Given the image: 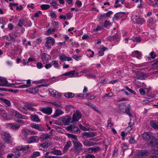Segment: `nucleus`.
<instances>
[{"label":"nucleus","instance_id":"nucleus-1","mask_svg":"<svg viewBox=\"0 0 158 158\" xmlns=\"http://www.w3.org/2000/svg\"><path fill=\"white\" fill-rule=\"evenodd\" d=\"M73 142L74 148V149H71V150H73L74 153L76 154L79 153L80 151L81 150L82 144L78 140H73Z\"/></svg>","mask_w":158,"mask_h":158},{"label":"nucleus","instance_id":"nucleus-2","mask_svg":"<svg viewBox=\"0 0 158 158\" xmlns=\"http://www.w3.org/2000/svg\"><path fill=\"white\" fill-rule=\"evenodd\" d=\"M81 117V115L79 110H77L73 114L71 123L78 122Z\"/></svg>","mask_w":158,"mask_h":158},{"label":"nucleus","instance_id":"nucleus-3","mask_svg":"<svg viewBox=\"0 0 158 158\" xmlns=\"http://www.w3.org/2000/svg\"><path fill=\"white\" fill-rule=\"evenodd\" d=\"M55 44V40L52 37H49L47 38L45 43V47L48 48H51L52 46Z\"/></svg>","mask_w":158,"mask_h":158},{"label":"nucleus","instance_id":"nucleus-4","mask_svg":"<svg viewBox=\"0 0 158 158\" xmlns=\"http://www.w3.org/2000/svg\"><path fill=\"white\" fill-rule=\"evenodd\" d=\"M13 115L15 118L21 119H27V117L25 115H23L17 110H13L11 111Z\"/></svg>","mask_w":158,"mask_h":158},{"label":"nucleus","instance_id":"nucleus-5","mask_svg":"<svg viewBox=\"0 0 158 158\" xmlns=\"http://www.w3.org/2000/svg\"><path fill=\"white\" fill-rule=\"evenodd\" d=\"M2 138L7 143H10L11 141V137L9 133L5 132L2 134Z\"/></svg>","mask_w":158,"mask_h":158},{"label":"nucleus","instance_id":"nucleus-6","mask_svg":"<svg viewBox=\"0 0 158 158\" xmlns=\"http://www.w3.org/2000/svg\"><path fill=\"white\" fill-rule=\"evenodd\" d=\"M66 129L70 131L74 132L76 133H79L80 132L77 127L73 125H70L67 127Z\"/></svg>","mask_w":158,"mask_h":158},{"label":"nucleus","instance_id":"nucleus-7","mask_svg":"<svg viewBox=\"0 0 158 158\" xmlns=\"http://www.w3.org/2000/svg\"><path fill=\"white\" fill-rule=\"evenodd\" d=\"M41 59L43 62L45 64L49 62V60L51 59V56L46 53H43L41 56Z\"/></svg>","mask_w":158,"mask_h":158},{"label":"nucleus","instance_id":"nucleus-8","mask_svg":"<svg viewBox=\"0 0 158 158\" xmlns=\"http://www.w3.org/2000/svg\"><path fill=\"white\" fill-rule=\"evenodd\" d=\"M7 127L11 129L16 130L18 129L20 127V125L15 123H8L6 124Z\"/></svg>","mask_w":158,"mask_h":158},{"label":"nucleus","instance_id":"nucleus-9","mask_svg":"<svg viewBox=\"0 0 158 158\" xmlns=\"http://www.w3.org/2000/svg\"><path fill=\"white\" fill-rule=\"evenodd\" d=\"M152 134L151 132H145L142 135V138L144 140H149L153 138Z\"/></svg>","mask_w":158,"mask_h":158},{"label":"nucleus","instance_id":"nucleus-10","mask_svg":"<svg viewBox=\"0 0 158 158\" xmlns=\"http://www.w3.org/2000/svg\"><path fill=\"white\" fill-rule=\"evenodd\" d=\"M112 13V12L111 11H109L105 14H99L98 17L99 20L105 19L106 18L109 17Z\"/></svg>","mask_w":158,"mask_h":158},{"label":"nucleus","instance_id":"nucleus-11","mask_svg":"<svg viewBox=\"0 0 158 158\" xmlns=\"http://www.w3.org/2000/svg\"><path fill=\"white\" fill-rule=\"evenodd\" d=\"M31 127L40 131H42L44 130V127L39 124L31 123Z\"/></svg>","mask_w":158,"mask_h":158},{"label":"nucleus","instance_id":"nucleus-12","mask_svg":"<svg viewBox=\"0 0 158 158\" xmlns=\"http://www.w3.org/2000/svg\"><path fill=\"white\" fill-rule=\"evenodd\" d=\"M71 120V117L67 115L65 117L63 118L62 120V123L65 126L68 125L69 124Z\"/></svg>","mask_w":158,"mask_h":158},{"label":"nucleus","instance_id":"nucleus-13","mask_svg":"<svg viewBox=\"0 0 158 158\" xmlns=\"http://www.w3.org/2000/svg\"><path fill=\"white\" fill-rule=\"evenodd\" d=\"M41 111L43 113L48 115H50L52 112V110L50 107L43 108L41 109Z\"/></svg>","mask_w":158,"mask_h":158},{"label":"nucleus","instance_id":"nucleus-14","mask_svg":"<svg viewBox=\"0 0 158 158\" xmlns=\"http://www.w3.org/2000/svg\"><path fill=\"white\" fill-rule=\"evenodd\" d=\"M39 141V138L37 136H32L27 140V142L29 143H38Z\"/></svg>","mask_w":158,"mask_h":158},{"label":"nucleus","instance_id":"nucleus-15","mask_svg":"<svg viewBox=\"0 0 158 158\" xmlns=\"http://www.w3.org/2000/svg\"><path fill=\"white\" fill-rule=\"evenodd\" d=\"M64 112L61 110L57 109H56L54 114L52 115V117L56 118L57 117L64 114Z\"/></svg>","mask_w":158,"mask_h":158},{"label":"nucleus","instance_id":"nucleus-16","mask_svg":"<svg viewBox=\"0 0 158 158\" xmlns=\"http://www.w3.org/2000/svg\"><path fill=\"white\" fill-rule=\"evenodd\" d=\"M100 148L98 147H96L89 148L87 149V151L89 153H93L96 152L100 150Z\"/></svg>","mask_w":158,"mask_h":158},{"label":"nucleus","instance_id":"nucleus-17","mask_svg":"<svg viewBox=\"0 0 158 158\" xmlns=\"http://www.w3.org/2000/svg\"><path fill=\"white\" fill-rule=\"evenodd\" d=\"M41 85H39L38 87H34L29 88L28 89V91L31 93L36 94L39 91L38 87H40Z\"/></svg>","mask_w":158,"mask_h":158},{"label":"nucleus","instance_id":"nucleus-18","mask_svg":"<svg viewBox=\"0 0 158 158\" xmlns=\"http://www.w3.org/2000/svg\"><path fill=\"white\" fill-rule=\"evenodd\" d=\"M50 152L52 154L55 155L60 156L62 155L61 151L58 149H56L55 148H54L52 149Z\"/></svg>","mask_w":158,"mask_h":158},{"label":"nucleus","instance_id":"nucleus-19","mask_svg":"<svg viewBox=\"0 0 158 158\" xmlns=\"http://www.w3.org/2000/svg\"><path fill=\"white\" fill-rule=\"evenodd\" d=\"M0 86H8L6 79L0 77Z\"/></svg>","mask_w":158,"mask_h":158},{"label":"nucleus","instance_id":"nucleus-20","mask_svg":"<svg viewBox=\"0 0 158 158\" xmlns=\"http://www.w3.org/2000/svg\"><path fill=\"white\" fill-rule=\"evenodd\" d=\"M34 105L31 104H28L27 105H25L23 107V109L25 110H31L34 111L35 109L33 107Z\"/></svg>","mask_w":158,"mask_h":158},{"label":"nucleus","instance_id":"nucleus-21","mask_svg":"<svg viewBox=\"0 0 158 158\" xmlns=\"http://www.w3.org/2000/svg\"><path fill=\"white\" fill-rule=\"evenodd\" d=\"M125 16L126 15L122 13H116L114 16L113 19H120L122 18L123 16Z\"/></svg>","mask_w":158,"mask_h":158},{"label":"nucleus","instance_id":"nucleus-22","mask_svg":"<svg viewBox=\"0 0 158 158\" xmlns=\"http://www.w3.org/2000/svg\"><path fill=\"white\" fill-rule=\"evenodd\" d=\"M52 139L51 135L48 134H42L40 136V139L43 140H48Z\"/></svg>","mask_w":158,"mask_h":158},{"label":"nucleus","instance_id":"nucleus-23","mask_svg":"<svg viewBox=\"0 0 158 158\" xmlns=\"http://www.w3.org/2000/svg\"><path fill=\"white\" fill-rule=\"evenodd\" d=\"M137 77L139 79L143 80L146 78L147 76L146 75L142 72H138L136 75Z\"/></svg>","mask_w":158,"mask_h":158},{"label":"nucleus","instance_id":"nucleus-24","mask_svg":"<svg viewBox=\"0 0 158 158\" xmlns=\"http://www.w3.org/2000/svg\"><path fill=\"white\" fill-rule=\"evenodd\" d=\"M83 144L86 146L89 147L95 145L96 144V143L90 141L85 140L83 142Z\"/></svg>","mask_w":158,"mask_h":158},{"label":"nucleus","instance_id":"nucleus-25","mask_svg":"<svg viewBox=\"0 0 158 158\" xmlns=\"http://www.w3.org/2000/svg\"><path fill=\"white\" fill-rule=\"evenodd\" d=\"M83 135L87 138L93 137L95 136V134L92 132H84L83 133Z\"/></svg>","mask_w":158,"mask_h":158},{"label":"nucleus","instance_id":"nucleus-26","mask_svg":"<svg viewBox=\"0 0 158 158\" xmlns=\"http://www.w3.org/2000/svg\"><path fill=\"white\" fill-rule=\"evenodd\" d=\"M31 118L33 122H39L40 121V119L39 118L38 116L36 114L31 115Z\"/></svg>","mask_w":158,"mask_h":158},{"label":"nucleus","instance_id":"nucleus-27","mask_svg":"<svg viewBox=\"0 0 158 158\" xmlns=\"http://www.w3.org/2000/svg\"><path fill=\"white\" fill-rule=\"evenodd\" d=\"M27 84H23L20 85L18 86L17 87L20 88H24L29 87L31 85V80H27Z\"/></svg>","mask_w":158,"mask_h":158},{"label":"nucleus","instance_id":"nucleus-28","mask_svg":"<svg viewBox=\"0 0 158 158\" xmlns=\"http://www.w3.org/2000/svg\"><path fill=\"white\" fill-rule=\"evenodd\" d=\"M72 144L70 141H69L67 142L66 144L63 148V151L64 152L67 151L69 148L71 146Z\"/></svg>","mask_w":158,"mask_h":158},{"label":"nucleus","instance_id":"nucleus-29","mask_svg":"<svg viewBox=\"0 0 158 158\" xmlns=\"http://www.w3.org/2000/svg\"><path fill=\"white\" fill-rule=\"evenodd\" d=\"M51 63L52 65H53L56 68H59V67L60 66L58 63V61L56 60H53L51 62Z\"/></svg>","mask_w":158,"mask_h":158},{"label":"nucleus","instance_id":"nucleus-30","mask_svg":"<svg viewBox=\"0 0 158 158\" xmlns=\"http://www.w3.org/2000/svg\"><path fill=\"white\" fill-rule=\"evenodd\" d=\"M132 55L133 56H135L138 59L140 58L141 56V54L138 51H134L132 53Z\"/></svg>","mask_w":158,"mask_h":158},{"label":"nucleus","instance_id":"nucleus-31","mask_svg":"<svg viewBox=\"0 0 158 158\" xmlns=\"http://www.w3.org/2000/svg\"><path fill=\"white\" fill-rule=\"evenodd\" d=\"M8 114H7L6 111L5 110H2L0 113V115L3 118L5 119H8Z\"/></svg>","mask_w":158,"mask_h":158},{"label":"nucleus","instance_id":"nucleus-32","mask_svg":"<svg viewBox=\"0 0 158 158\" xmlns=\"http://www.w3.org/2000/svg\"><path fill=\"white\" fill-rule=\"evenodd\" d=\"M27 20H19L18 25L19 27L27 26Z\"/></svg>","mask_w":158,"mask_h":158},{"label":"nucleus","instance_id":"nucleus-33","mask_svg":"<svg viewBox=\"0 0 158 158\" xmlns=\"http://www.w3.org/2000/svg\"><path fill=\"white\" fill-rule=\"evenodd\" d=\"M150 126L153 128L158 129V123L154 121H152L150 123Z\"/></svg>","mask_w":158,"mask_h":158},{"label":"nucleus","instance_id":"nucleus-34","mask_svg":"<svg viewBox=\"0 0 158 158\" xmlns=\"http://www.w3.org/2000/svg\"><path fill=\"white\" fill-rule=\"evenodd\" d=\"M59 59L63 61H66L67 56L64 54H60L59 56Z\"/></svg>","mask_w":158,"mask_h":158},{"label":"nucleus","instance_id":"nucleus-35","mask_svg":"<svg viewBox=\"0 0 158 158\" xmlns=\"http://www.w3.org/2000/svg\"><path fill=\"white\" fill-rule=\"evenodd\" d=\"M49 91L51 95L55 97H56V94L57 93V92L56 90L50 89H49Z\"/></svg>","mask_w":158,"mask_h":158},{"label":"nucleus","instance_id":"nucleus-36","mask_svg":"<svg viewBox=\"0 0 158 158\" xmlns=\"http://www.w3.org/2000/svg\"><path fill=\"white\" fill-rule=\"evenodd\" d=\"M75 71L73 70L69 72H68L63 74L64 76H69L70 77H72L75 73Z\"/></svg>","mask_w":158,"mask_h":158},{"label":"nucleus","instance_id":"nucleus-37","mask_svg":"<svg viewBox=\"0 0 158 158\" xmlns=\"http://www.w3.org/2000/svg\"><path fill=\"white\" fill-rule=\"evenodd\" d=\"M122 148V151L123 152H124L125 151L128 149V147L127 145V144L125 143H123L121 146Z\"/></svg>","mask_w":158,"mask_h":158},{"label":"nucleus","instance_id":"nucleus-38","mask_svg":"<svg viewBox=\"0 0 158 158\" xmlns=\"http://www.w3.org/2000/svg\"><path fill=\"white\" fill-rule=\"evenodd\" d=\"M150 143L153 146H157L158 147V139H155L151 141Z\"/></svg>","mask_w":158,"mask_h":158},{"label":"nucleus","instance_id":"nucleus-39","mask_svg":"<svg viewBox=\"0 0 158 158\" xmlns=\"http://www.w3.org/2000/svg\"><path fill=\"white\" fill-rule=\"evenodd\" d=\"M130 108L129 107H127L126 108V109H125V111H124L123 113H125L127 114L130 117H132L133 116L131 114L130 112Z\"/></svg>","mask_w":158,"mask_h":158},{"label":"nucleus","instance_id":"nucleus-40","mask_svg":"<svg viewBox=\"0 0 158 158\" xmlns=\"http://www.w3.org/2000/svg\"><path fill=\"white\" fill-rule=\"evenodd\" d=\"M64 96L67 98H73L74 97V95L72 93L68 92L64 94Z\"/></svg>","mask_w":158,"mask_h":158},{"label":"nucleus","instance_id":"nucleus-41","mask_svg":"<svg viewBox=\"0 0 158 158\" xmlns=\"http://www.w3.org/2000/svg\"><path fill=\"white\" fill-rule=\"evenodd\" d=\"M28 131V130L25 129H23L22 131V135L25 138L27 137L28 135L29 134Z\"/></svg>","mask_w":158,"mask_h":158},{"label":"nucleus","instance_id":"nucleus-42","mask_svg":"<svg viewBox=\"0 0 158 158\" xmlns=\"http://www.w3.org/2000/svg\"><path fill=\"white\" fill-rule=\"evenodd\" d=\"M56 30V29L55 28H53L52 29L51 28H49L46 32V34L47 35H50L52 34Z\"/></svg>","mask_w":158,"mask_h":158},{"label":"nucleus","instance_id":"nucleus-43","mask_svg":"<svg viewBox=\"0 0 158 158\" xmlns=\"http://www.w3.org/2000/svg\"><path fill=\"white\" fill-rule=\"evenodd\" d=\"M148 152L146 150H141L139 152V154L142 157L147 156Z\"/></svg>","mask_w":158,"mask_h":158},{"label":"nucleus","instance_id":"nucleus-44","mask_svg":"<svg viewBox=\"0 0 158 158\" xmlns=\"http://www.w3.org/2000/svg\"><path fill=\"white\" fill-rule=\"evenodd\" d=\"M40 155V153L39 152H35L33 153L31 156L32 158H35L39 156Z\"/></svg>","mask_w":158,"mask_h":158},{"label":"nucleus","instance_id":"nucleus-45","mask_svg":"<svg viewBox=\"0 0 158 158\" xmlns=\"http://www.w3.org/2000/svg\"><path fill=\"white\" fill-rule=\"evenodd\" d=\"M2 102L5 103L7 106H10L11 104L10 101L6 99H4L2 100Z\"/></svg>","mask_w":158,"mask_h":158},{"label":"nucleus","instance_id":"nucleus-46","mask_svg":"<svg viewBox=\"0 0 158 158\" xmlns=\"http://www.w3.org/2000/svg\"><path fill=\"white\" fill-rule=\"evenodd\" d=\"M50 6L48 4H43L40 6L41 8L43 10H46L50 7Z\"/></svg>","mask_w":158,"mask_h":158},{"label":"nucleus","instance_id":"nucleus-47","mask_svg":"<svg viewBox=\"0 0 158 158\" xmlns=\"http://www.w3.org/2000/svg\"><path fill=\"white\" fill-rule=\"evenodd\" d=\"M110 25V23L109 21L106 20L104 23V27L108 29L109 28Z\"/></svg>","mask_w":158,"mask_h":158},{"label":"nucleus","instance_id":"nucleus-48","mask_svg":"<svg viewBox=\"0 0 158 158\" xmlns=\"http://www.w3.org/2000/svg\"><path fill=\"white\" fill-rule=\"evenodd\" d=\"M126 107V105L123 104H121L119 106V108L120 110L123 112H124Z\"/></svg>","mask_w":158,"mask_h":158},{"label":"nucleus","instance_id":"nucleus-49","mask_svg":"<svg viewBox=\"0 0 158 158\" xmlns=\"http://www.w3.org/2000/svg\"><path fill=\"white\" fill-rule=\"evenodd\" d=\"M50 4L51 6H53L54 8H57V4L55 0H52L50 3Z\"/></svg>","mask_w":158,"mask_h":158},{"label":"nucleus","instance_id":"nucleus-50","mask_svg":"<svg viewBox=\"0 0 158 158\" xmlns=\"http://www.w3.org/2000/svg\"><path fill=\"white\" fill-rule=\"evenodd\" d=\"M50 15L52 19H56V15L55 11L52 10L50 11Z\"/></svg>","mask_w":158,"mask_h":158},{"label":"nucleus","instance_id":"nucleus-51","mask_svg":"<svg viewBox=\"0 0 158 158\" xmlns=\"http://www.w3.org/2000/svg\"><path fill=\"white\" fill-rule=\"evenodd\" d=\"M125 87L126 90H127L131 94H133V95L136 94V92L134 90L129 88L127 86H126Z\"/></svg>","mask_w":158,"mask_h":158},{"label":"nucleus","instance_id":"nucleus-52","mask_svg":"<svg viewBox=\"0 0 158 158\" xmlns=\"http://www.w3.org/2000/svg\"><path fill=\"white\" fill-rule=\"evenodd\" d=\"M52 24L53 27L55 29L56 28H58L59 27V23L57 22L53 21V22L52 23Z\"/></svg>","mask_w":158,"mask_h":158},{"label":"nucleus","instance_id":"nucleus-53","mask_svg":"<svg viewBox=\"0 0 158 158\" xmlns=\"http://www.w3.org/2000/svg\"><path fill=\"white\" fill-rule=\"evenodd\" d=\"M132 40L135 42H139L141 41V39L139 37H134L133 38Z\"/></svg>","mask_w":158,"mask_h":158},{"label":"nucleus","instance_id":"nucleus-54","mask_svg":"<svg viewBox=\"0 0 158 158\" xmlns=\"http://www.w3.org/2000/svg\"><path fill=\"white\" fill-rule=\"evenodd\" d=\"M157 64H158V60L152 64V68L156 69H158V68L157 67L158 65H157Z\"/></svg>","mask_w":158,"mask_h":158},{"label":"nucleus","instance_id":"nucleus-55","mask_svg":"<svg viewBox=\"0 0 158 158\" xmlns=\"http://www.w3.org/2000/svg\"><path fill=\"white\" fill-rule=\"evenodd\" d=\"M86 76L89 78H95L96 77L95 75H93L91 74H88L86 75Z\"/></svg>","mask_w":158,"mask_h":158},{"label":"nucleus","instance_id":"nucleus-56","mask_svg":"<svg viewBox=\"0 0 158 158\" xmlns=\"http://www.w3.org/2000/svg\"><path fill=\"white\" fill-rule=\"evenodd\" d=\"M91 108L95 111L98 113H100V111L98 110V108L95 106L93 105Z\"/></svg>","mask_w":158,"mask_h":158},{"label":"nucleus","instance_id":"nucleus-57","mask_svg":"<svg viewBox=\"0 0 158 158\" xmlns=\"http://www.w3.org/2000/svg\"><path fill=\"white\" fill-rule=\"evenodd\" d=\"M107 126L108 127H111L113 126V124L111 123V119L109 118L107 122Z\"/></svg>","mask_w":158,"mask_h":158},{"label":"nucleus","instance_id":"nucleus-58","mask_svg":"<svg viewBox=\"0 0 158 158\" xmlns=\"http://www.w3.org/2000/svg\"><path fill=\"white\" fill-rule=\"evenodd\" d=\"M129 142L130 143H135V141L133 137H131L129 139Z\"/></svg>","mask_w":158,"mask_h":158},{"label":"nucleus","instance_id":"nucleus-59","mask_svg":"<svg viewBox=\"0 0 158 158\" xmlns=\"http://www.w3.org/2000/svg\"><path fill=\"white\" fill-rule=\"evenodd\" d=\"M29 148V147L28 145H26L22 146V150H27Z\"/></svg>","mask_w":158,"mask_h":158},{"label":"nucleus","instance_id":"nucleus-60","mask_svg":"<svg viewBox=\"0 0 158 158\" xmlns=\"http://www.w3.org/2000/svg\"><path fill=\"white\" fill-rule=\"evenodd\" d=\"M73 58L77 61L79 60L80 59L81 56H78L76 55H73L72 56Z\"/></svg>","mask_w":158,"mask_h":158},{"label":"nucleus","instance_id":"nucleus-61","mask_svg":"<svg viewBox=\"0 0 158 158\" xmlns=\"http://www.w3.org/2000/svg\"><path fill=\"white\" fill-rule=\"evenodd\" d=\"M36 66L37 68L39 69H40L42 68L43 67L42 64L40 62H38L36 64Z\"/></svg>","mask_w":158,"mask_h":158},{"label":"nucleus","instance_id":"nucleus-62","mask_svg":"<svg viewBox=\"0 0 158 158\" xmlns=\"http://www.w3.org/2000/svg\"><path fill=\"white\" fill-rule=\"evenodd\" d=\"M87 51H88L89 52H90V53H89L90 55L89 56V57H93V56L94 54V52L93 51H91L90 49H88L87 50Z\"/></svg>","mask_w":158,"mask_h":158},{"label":"nucleus","instance_id":"nucleus-63","mask_svg":"<svg viewBox=\"0 0 158 158\" xmlns=\"http://www.w3.org/2000/svg\"><path fill=\"white\" fill-rule=\"evenodd\" d=\"M66 18L68 19H70L72 16V14L70 13H68L66 14Z\"/></svg>","mask_w":158,"mask_h":158},{"label":"nucleus","instance_id":"nucleus-64","mask_svg":"<svg viewBox=\"0 0 158 158\" xmlns=\"http://www.w3.org/2000/svg\"><path fill=\"white\" fill-rule=\"evenodd\" d=\"M95 156L92 154H88L85 156V158H94Z\"/></svg>","mask_w":158,"mask_h":158}]
</instances>
